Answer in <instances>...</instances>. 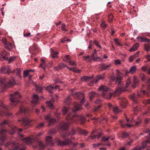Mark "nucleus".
<instances>
[{
    "label": "nucleus",
    "instance_id": "obj_24",
    "mask_svg": "<svg viewBox=\"0 0 150 150\" xmlns=\"http://www.w3.org/2000/svg\"><path fill=\"white\" fill-rule=\"evenodd\" d=\"M46 140L47 142V144L49 145H52L53 144L52 139V137L50 136H48L46 138Z\"/></svg>",
    "mask_w": 150,
    "mask_h": 150
},
{
    "label": "nucleus",
    "instance_id": "obj_38",
    "mask_svg": "<svg viewBox=\"0 0 150 150\" xmlns=\"http://www.w3.org/2000/svg\"><path fill=\"white\" fill-rule=\"evenodd\" d=\"M38 145L41 149H44L45 146L47 145L46 144H44L43 143L41 142H38Z\"/></svg>",
    "mask_w": 150,
    "mask_h": 150
},
{
    "label": "nucleus",
    "instance_id": "obj_55",
    "mask_svg": "<svg viewBox=\"0 0 150 150\" xmlns=\"http://www.w3.org/2000/svg\"><path fill=\"white\" fill-rule=\"evenodd\" d=\"M46 103L47 105L51 108H53V104L50 101H48L46 102Z\"/></svg>",
    "mask_w": 150,
    "mask_h": 150
},
{
    "label": "nucleus",
    "instance_id": "obj_36",
    "mask_svg": "<svg viewBox=\"0 0 150 150\" xmlns=\"http://www.w3.org/2000/svg\"><path fill=\"white\" fill-rule=\"evenodd\" d=\"M113 17L111 13H110L108 16V21L110 23L112 22L113 20Z\"/></svg>",
    "mask_w": 150,
    "mask_h": 150
},
{
    "label": "nucleus",
    "instance_id": "obj_11",
    "mask_svg": "<svg viewBox=\"0 0 150 150\" xmlns=\"http://www.w3.org/2000/svg\"><path fill=\"white\" fill-rule=\"evenodd\" d=\"M57 142L58 145L62 146L70 144L71 143V141L69 138L66 139L64 141H62L58 139Z\"/></svg>",
    "mask_w": 150,
    "mask_h": 150
},
{
    "label": "nucleus",
    "instance_id": "obj_58",
    "mask_svg": "<svg viewBox=\"0 0 150 150\" xmlns=\"http://www.w3.org/2000/svg\"><path fill=\"white\" fill-rule=\"evenodd\" d=\"M71 102V98L69 96H68L65 100V102L69 104Z\"/></svg>",
    "mask_w": 150,
    "mask_h": 150
},
{
    "label": "nucleus",
    "instance_id": "obj_46",
    "mask_svg": "<svg viewBox=\"0 0 150 150\" xmlns=\"http://www.w3.org/2000/svg\"><path fill=\"white\" fill-rule=\"evenodd\" d=\"M20 112L21 113H25L26 110V109L23 106H21L20 108Z\"/></svg>",
    "mask_w": 150,
    "mask_h": 150
},
{
    "label": "nucleus",
    "instance_id": "obj_16",
    "mask_svg": "<svg viewBox=\"0 0 150 150\" xmlns=\"http://www.w3.org/2000/svg\"><path fill=\"white\" fill-rule=\"evenodd\" d=\"M120 99L121 106L123 108H125L126 106L127 103V100L125 98H120Z\"/></svg>",
    "mask_w": 150,
    "mask_h": 150
},
{
    "label": "nucleus",
    "instance_id": "obj_44",
    "mask_svg": "<svg viewBox=\"0 0 150 150\" xmlns=\"http://www.w3.org/2000/svg\"><path fill=\"white\" fill-rule=\"evenodd\" d=\"M98 59H99V60H98V62H101L103 61V59L101 58L100 57H93L92 58L93 59L94 61H97Z\"/></svg>",
    "mask_w": 150,
    "mask_h": 150
},
{
    "label": "nucleus",
    "instance_id": "obj_56",
    "mask_svg": "<svg viewBox=\"0 0 150 150\" xmlns=\"http://www.w3.org/2000/svg\"><path fill=\"white\" fill-rule=\"evenodd\" d=\"M107 26V24H106L104 22H102L100 26L103 28V29H104L106 28Z\"/></svg>",
    "mask_w": 150,
    "mask_h": 150
},
{
    "label": "nucleus",
    "instance_id": "obj_60",
    "mask_svg": "<svg viewBox=\"0 0 150 150\" xmlns=\"http://www.w3.org/2000/svg\"><path fill=\"white\" fill-rule=\"evenodd\" d=\"M136 57H135V56H134V55H132L130 56L129 58V61L130 62H132L133 61L134 59Z\"/></svg>",
    "mask_w": 150,
    "mask_h": 150
},
{
    "label": "nucleus",
    "instance_id": "obj_20",
    "mask_svg": "<svg viewBox=\"0 0 150 150\" xmlns=\"http://www.w3.org/2000/svg\"><path fill=\"white\" fill-rule=\"evenodd\" d=\"M146 134H147L148 135L145 136V138L148 139L147 140V141L150 142V130H147L146 131H144L143 133H141L140 134L141 135H143Z\"/></svg>",
    "mask_w": 150,
    "mask_h": 150
},
{
    "label": "nucleus",
    "instance_id": "obj_19",
    "mask_svg": "<svg viewBox=\"0 0 150 150\" xmlns=\"http://www.w3.org/2000/svg\"><path fill=\"white\" fill-rule=\"evenodd\" d=\"M136 66H132L131 67L129 71L126 70H125V72L126 73L131 74H134L136 72Z\"/></svg>",
    "mask_w": 150,
    "mask_h": 150
},
{
    "label": "nucleus",
    "instance_id": "obj_59",
    "mask_svg": "<svg viewBox=\"0 0 150 150\" xmlns=\"http://www.w3.org/2000/svg\"><path fill=\"white\" fill-rule=\"evenodd\" d=\"M129 136V134L127 132H124L122 134L123 138H125Z\"/></svg>",
    "mask_w": 150,
    "mask_h": 150
},
{
    "label": "nucleus",
    "instance_id": "obj_2",
    "mask_svg": "<svg viewBox=\"0 0 150 150\" xmlns=\"http://www.w3.org/2000/svg\"><path fill=\"white\" fill-rule=\"evenodd\" d=\"M140 78L143 81L147 80L146 84L147 89L146 90H142L137 94H133L130 96V98L133 100L134 103L138 104L139 100L143 98L144 95H146L147 96H150V78L147 77L143 73H141L139 75Z\"/></svg>",
    "mask_w": 150,
    "mask_h": 150
},
{
    "label": "nucleus",
    "instance_id": "obj_64",
    "mask_svg": "<svg viewBox=\"0 0 150 150\" xmlns=\"http://www.w3.org/2000/svg\"><path fill=\"white\" fill-rule=\"evenodd\" d=\"M65 66V65L63 63H62L59 64V67L60 69H62L64 68Z\"/></svg>",
    "mask_w": 150,
    "mask_h": 150
},
{
    "label": "nucleus",
    "instance_id": "obj_9",
    "mask_svg": "<svg viewBox=\"0 0 150 150\" xmlns=\"http://www.w3.org/2000/svg\"><path fill=\"white\" fill-rule=\"evenodd\" d=\"M75 133L76 131L75 130L72 129L71 132H69L67 131H65L63 133L61 134V135L64 137H66L69 135H70L71 139H74V137L73 135L75 134Z\"/></svg>",
    "mask_w": 150,
    "mask_h": 150
},
{
    "label": "nucleus",
    "instance_id": "obj_35",
    "mask_svg": "<svg viewBox=\"0 0 150 150\" xmlns=\"http://www.w3.org/2000/svg\"><path fill=\"white\" fill-rule=\"evenodd\" d=\"M13 73H16L17 76H20L21 74V70L18 68H17L16 70H13Z\"/></svg>",
    "mask_w": 150,
    "mask_h": 150
},
{
    "label": "nucleus",
    "instance_id": "obj_51",
    "mask_svg": "<svg viewBox=\"0 0 150 150\" xmlns=\"http://www.w3.org/2000/svg\"><path fill=\"white\" fill-rule=\"evenodd\" d=\"M44 125V123L43 122H41L40 123H38L36 126L37 128H38L39 129L40 128H41L43 127Z\"/></svg>",
    "mask_w": 150,
    "mask_h": 150
},
{
    "label": "nucleus",
    "instance_id": "obj_27",
    "mask_svg": "<svg viewBox=\"0 0 150 150\" xmlns=\"http://www.w3.org/2000/svg\"><path fill=\"white\" fill-rule=\"evenodd\" d=\"M120 123L121 127L123 128L130 127L132 126V125L129 124L128 123L123 124V122L122 121H120Z\"/></svg>",
    "mask_w": 150,
    "mask_h": 150
},
{
    "label": "nucleus",
    "instance_id": "obj_31",
    "mask_svg": "<svg viewBox=\"0 0 150 150\" xmlns=\"http://www.w3.org/2000/svg\"><path fill=\"white\" fill-rule=\"evenodd\" d=\"M133 83L135 86H138L139 84V81L136 76H134L133 77Z\"/></svg>",
    "mask_w": 150,
    "mask_h": 150
},
{
    "label": "nucleus",
    "instance_id": "obj_52",
    "mask_svg": "<svg viewBox=\"0 0 150 150\" xmlns=\"http://www.w3.org/2000/svg\"><path fill=\"white\" fill-rule=\"evenodd\" d=\"M54 81L55 83H64V82L63 81H61L60 79L57 78L54 80Z\"/></svg>",
    "mask_w": 150,
    "mask_h": 150
},
{
    "label": "nucleus",
    "instance_id": "obj_30",
    "mask_svg": "<svg viewBox=\"0 0 150 150\" xmlns=\"http://www.w3.org/2000/svg\"><path fill=\"white\" fill-rule=\"evenodd\" d=\"M144 49L146 51H149L150 50V43L145 44L144 45Z\"/></svg>",
    "mask_w": 150,
    "mask_h": 150
},
{
    "label": "nucleus",
    "instance_id": "obj_7",
    "mask_svg": "<svg viewBox=\"0 0 150 150\" xmlns=\"http://www.w3.org/2000/svg\"><path fill=\"white\" fill-rule=\"evenodd\" d=\"M5 146L6 147L10 146L13 148L12 149L9 150H25V146H22L19 144L15 142H8L5 144Z\"/></svg>",
    "mask_w": 150,
    "mask_h": 150
},
{
    "label": "nucleus",
    "instance_id": "obj_22",
    "mask_svg": "<svg viewBox=\"0 0 150 150\" xmlns=\"http://www.w3.org/2000/svg\"><path fill=\"white\" fill-rule=\"evenodd\" d=\"M76 130L78 131L80 134L86 135L88 132L85 129H82L79 127L77 128Z\"/></svg>",
    "mask_w": 150,
    "mask_h": 150
},
{
    "label": "nucleus",
    "instance_id": "obj_50",
    "mask_svg": "<svg viewBox=\"0 0 150 150\" xmlns=\"http://www.w3.org/2000/svg\"><path fill=\"white\" fill-rule=\"evenodd\" d=\"M146 139V141L144 142L142 144V147L143 148H144L146 147L147 143H150V142H149L147 141V140L148 139Z\"/></svg>",
    "mask_w": 150,
    "mask_h": 150
},
{
    "label": "nucleus",
    "instance_id": "obj_43",
    "mask_svg": "<svg viewBox=\"0 0 150 150\" xmlns=\"http://www.w3.org/2000/svg\"><path fill=\"white\" fill-rule=\"evenodd\" d=\"M0 105L1 107L2 108L5 109L7 110H8L9 108L6 106L4 103L2 102H0Z\"/></svg>",
    "mask_w": 150,
    "mask_h": 150
},
{
    "label": "nucleus",
    "instance_id": "obj_10",
    "mask_svg": "<svg viewBox=\"0 0 150 150\" xmlns=\"http://www.w3.org/2000/svg\"><path fill=\"white\" fill-rule=\"evenodd\" d=\"M29 50L30 53L33 55L35 54L38 52V47L35 43L29 47Z\"/></svg>",
    "mask_w": 150,
    "mask_h": 150
},
{
    "label": "nucleus",
    "instance_id": "obj_34",
    "mask_svg": "<svg viewBox=\"0 0 150 150\" xmlns=\"http://www.w3.org/2000/svg\"><path fill=\"white\" fill-rule=\"evenodd\" d=\"M113 111L115 114L118 113L121 111V110L118 108V107L116 106L113 108Z\"/></svg>",
    "mask_w": 150,
    "mask_h": 150
},
{
    "label": "nucleus",
    "instance_id": "obj_47",
    "mask_svg": "<svg viewBox=\"0 0 150 150\" xmlns=\"http://www.w3.org/2000/svg\"><path fill=\"white\" fill-rule=\"evenodd\" d=\"M30 70H27L24 71L23 72V76L24 77H26L29 75V73Z\"/></svg>",
    "mask_w": 150,
    "mask_h": 150
},
{
    "label": "nucleus",
    "instance_id": "obj_42",
    "mask_svg": "<svg viewBox=\"0 0 150 150\" xmlns=\"http://www.w3.org/2000/svg\"><path fill=\"white\" fill-rule=\"evenodd\" d=\"M59 52H56L52 51L51 53L52 57L53 58H55L57 57V55L58 54Z\"/></svg>",
    "mask_w": 150,
    "mask_h": 150
},
{
    "label": "nucleus",
    "instance_id": "obj_62",
    "mask_svg": "<svg viewBox=\"0 0 150 150\" xmlns=\"http://www.w3.org/2000/svg\"><path fill=\"white\" fill-rule=\"evenodd\" d=\"M8 122V120H5L4 121L1 123V125L2 126L5 125H7Z\"/></svg>",
    "mask_w": 150,
    "mask_h": 150
},
{
    "label": "nucleus",
    "instance_id": "obj_1",
    "mask_svg": "<svg viewBox=\"0 0 150 150\" xmlns=\"http://www.w3.org/2000/svg\"><path fill=\"white\" fill-rule=\"evenodd\" d=\"M116 75L112 76L110 78V82L113 83L115 80V83L119 86L115 91H112L106 86L102 85L98 88L99 92L101 94V96L104 98L107 99H110L113 95H119L123 91L126 90V88L124 87L122 80V74L117 69L116 70Z\"/></svg>",
    "mask_w": 150,
    "mask_h": 150
},
{
    "label": "nucleus",
    "instance_id": "obj_40",
    "mask_svg": "<svg viewBox=\"0 0 150 150\" xmlns=\"http://www.w3.org/2000/svg\"><path fill=\"white\" fill-rule=\"evenodd\" d=\"M131 79L130 78L127 79L126 81V88L131 83Z\"/></svg>",
    "mask_w": 150,
    "mask_h": 150
},
{
    "label": "nucleus",
    "instance_id": "obj_57",
    "mask_svg": "<svg viewBox=\"0 0 150 150\" xmlns=\"http://www.w3.org/2000/svg\"><path fill=\"white\" fill-rule=\"evenodd\" d=\"M143 103L146 105L149 104L150 103V99H148L143 101Z\"/></svg>",
    "mask_w": 150,
    "mask_h": 150
},
{
    "label": "nucleus",
    "instance_id": "obj_15",
    "mask_svg": "<svg viewBox=\"0 0 150 150\" xmlns=\"http://www.w3.org/2000/svg\"><path fill=\"white\" fill-rule=\"evenodd\" d=\"M23 140L25 143L27 144H30L33 143L35 140L33 138L31 137H27L23 139Z\"/></svg>",
    "mask_w": 150,
    "mask_h": 150
},
{
    "label": "nucleus",
    "instance_id": "obj_53",
    "mask_svg": "<svg viewBox=\"0 0 150 150\" xmlns=\"http://www.w3.org/2000/svg\"><path fill=\"white\" fill-rule=\"evenodd\" d=\"M0 72L3 74L6 73V68L4 67H2L0 70Z\"/></svg>",
    "mask_w": 150,
    "mask_h": 150
},
{
    "label": "nucleus",
    "instance_id": "obj_12",
    "mask_svg": "<svg viewBox=\"0 0 150 150\" xmlns=\"http://www.w3.org/2000/svg\"><path fill=\"white\" fill-rule=\"evenodd\" d=\"M7 131L5 129H1L0 132V141L2 142H4L6 139L5 133Z\"/></svg>",
    "mask_w": 150,
    "mask_h": 150
},
{
    "label": "nucleus",
    "instance_id": "obj_49",
    "mask_svg": "<svg viewBox=\"0 0 150 150\" xmlns=\"http://www.w3.org/2000/svg\"><path fill=\"white\" fill-rule=\"evenodd\" d=\"M65 25L64 23H62L61 25L62 27L61 28V30L64 31H67L68 30L65 28Z\"/></svg>",
    "mask_w": 150,
    "mask_h": 150
},
{
    "label": "nucleus",
    "instance_id": "obj_8",
    "mask_svg": "<svg viewBox=\"0 0 150 150\" xmlns=\"http://www.w3.org/2000/svg\"><path fill=\"white\" fill-rule=\"evenodd\" d=\"M31 120L28 117L23 118L22 119L19 121V123L22 126H24L25 128L29 125L31 122Z\"/></svg>",
    "mask_w": 150,
    "mask_h": 150
},
{
    "label": "nucleus",
    "instance_id": "obj_54",
    "mask_svg": "<svg viewBox=\"0 0 150 150\" xmlns=\"http://www.w3.org/2000/svg\"><path fill=\"white\" fill-rule=\"evenodd\" d=\"M148 67L146 65H144L141 68L142 71H146L148 69Z\"/></svg>",
    "mask_w": 150,
    "mask_h": 150
},
{
    "label": "nucleus",
    "instance_id": "obj_6",
    "mask_svg": "<svg viewBox=\"0 0 150 150\" xmlns=\"http://www.w3.org/2000/svg\"><path fill=\"white\" fill-rule=\"evenodd\" d=\"M10 96L11 104L12 107L15 105L19 102L18 98H22V96L17 92H15L14 94H11Z\"/></svg>",
    "mask_w": 150,
    "mask_h": 150
},
{
    "label": "nucleus",
    "instance_id": "obj_29",
    "mask_svg": "<svg viewBox=\"0 0 150 150\" xmlns=\"http://www.w3.org/2000/svg\"><path fill=\"white\" fill-rule=\"evenodd\" d=\"M54 89V87L52 85H49L47 87V90L50 93H53Z\"/></svg>",
    "mask_w": 150,
    "mask_h": 150
},
{
    "label": "nucleus",
    "instance_id": "obj_23",
    "mask_svg": "<svg viewBox=\"0 0 150 150\" xmlns=\"http://www.w3.org/2000/svg\"><path fill=\"white\" fill-rule=\"evenodd\" d=\"M105 77V74L103 73L100 75H97L95 79L96 83H97L98 81L100 79H104Z\"/></svg>",
    "mask_w": 150,
    "mask_h": 150
},
{
    "label": "nucleus",
    "instance_id": "obj_41",
    "mask_svg": "<svg viewBox=\"0 0 150 150\" xmlns=\"http://www.w3.org/2000/svg\"><path fill=\"white\" fill-rule=\"evenodd\" d=\"M69 108L66 107H64L63 108L62 110L63 114V115H65L68 112Z\"/></svg>",
    "mask_w": 150,
    "mask_h": 150
},
{
    "label": "nucleus",
    "instance_id": "obj_3",
    "mask_svg": "<svg viewBox=\"0 0 150 150\" xmlns=\"http://www.w3.org/2000/svg\"><path fill=\"white\" fill-rule=\"evenodd\" d=\"M66 119L67 123L63 122L62 125V129L64 130H67L69 125L72 123H76L79 122L80 124H83L86 120L84 116L70 113H69L67 116Z\"/></svg>",
    "mask_w": 150,
    "mask_h": 150
},
{
    "label": "nucleus",
    "instance_id": "obj_45",
    "mask_svg": "<svg viewBox=\"0 0 150 150\" xmlns=\"http://www.w3.org/2000/svg\"><path fill=\"white\" fill-rule=\"evenodd\" d=\"M91 78V77H89L86 76H84L82 78V81H88L89 79Z\"/></svg>",
    "mask_w": 150,
    "mask_h": 150
},
{
    "label": "nucleus",
    "instance_id": "obj_37",
    "mask_svg": "<svg viewBox=\"0 0 150 150\" xmlns=\"http://www.w3.org/2000/svg\"><path fill=\"white\" fill-rule=\"evenodd\" d=\"M41 63L40 64V67L42 68L44 70H45V67H46L45 61L43 59H41Z\"/></svg>",
    "mask_w": 150,
    "mask_h": 150
},
{
    "label": "nucleus",
    "instance_id": "obj_48",
    "mask_svg": "<svg viewBox=\"0 0 150 150\" xmlns=\"http://www.w3.org/2000/svg\"><path fill=\"white\" fill-rule=\"evenodd\" d=\"M110 138V137H103L102 139V142H107Z\"/></svg>",
    "mask_w": 150,
    "mask_h": 150
},
{
    "label": "nucleus",
    "instance_id": "obj_26",
    "mask_svg": "<svg viewBox=\"0 0 150 150\" xmlns=\"http://www.w3.org/2000/svg\"><path fill=\"white\" fill-rule=\"evenodd\" d=\"M34 86L36 87V91L38 92L41 93L43 90V87L40 86V85H37L35 83L33 84Z\"/></svg>",
    "mask_w": 150,
    "mask_h": 150
},
{
    "label": "nucleus",
    "instance_id": "obj_25",
    "mask_svg": "<svg viewBox=\"0 0 150 150\" xmlns=\"http://www.w3.org/2000/svg\"><path fill=\"white\" fill-rule=\"evenodd\" d=\"M38 97L36 95H34L33 97V100L32 101V103L34 105L37 103L38 101Z\"/></svg>",
    "mask_w": 150,
    "mask_h": 150
},
{
    "label": "nucleus",
    "instance_id": "obj_18",
    "mask_svg": "<svg viewBox=\"0 0 150 150\" xmlns=\"http://www.w3.org/2000/svg\"><path fill=\"white\" fill-rule=\"evenodd\" d=\"M94 131H93L91 132V135L89 136V137L91 138L92 139H94L96 138H97L98 139H99L100 138L101 136L102 133H99L98 135H93V134Z\"/></svg>",
    "mask_w": 150,
    "mask_h": 150
},
{
    "label": "nucleus",
    "instance_id": "obj_21",
    "mask_svg": "<svg viewBox=\"0 0 150 150\" xmlns=\"http://www.w3.org/2000/svg\"><path fill=\"white\" fill-rule=\"evenodd\" d=\"M139 47V44L138 43H134L132 47L129 50L131 52H133L137 50Z\"/></svg>",
    "mask_w": 150,
    "mask_h": 150
},
{
    "label": "nucleus",
    "instance_id": "obj_17",
    "mask_svg": "<svg viewBox=\"0 0 150 150\" xmlns=\"http://www.w3.org/2000/svg\"><path fill=\"white\" fill-rule=\"evenodd\" d=\"M137 39L138 41H140L141 42H145L150 43V40L145 37H137Z\"/></svg>",
    "mask_w": 150,
    "mask_h": 150
},
{
    "label": "nucleus",
    "instance_id": "obj_61",
    "mask_svg": "<svg viewBox=\"0 0 150 150\" xmlns=\"http://www.w3.org/2000/svg\"><path fill=\"white\" fill-rule=\"evenodd\" d=\"M68 62H69L70 65H76V64L75 62L72 60L69 61Z\"/></svg>",
    "mask_w": 150,
    "mask_h": 150
},
{
    "label": "nucleus",
    "instance_id": "obj_4",
    "mask_svg": "<svg viewBox=\"0 0 150 150\" xmlns=\"http://www.w3.org/2000/svg\"><path fill=\"white\" fill-rule=\"evenodd\" d=\"M74 97L76 99H78L81 97L82 98V99L81 101V104H79L76 103H74V104L75 110H74V112L79 110L82 108L81 105L83 104L84 101H85L83 95L81 93L76 92L74 94Z\"/></svg>",
    "mask_w": 150,
    "mask_h": 150
},
{
    "label": "nucleus",
    "instance_id": "obj_32",
    "mask_svg": "<svg viewBox=\"0 0 150 150\" xmlns=\"http://www.w3.org/2000/svg\"><path fill=\"white\" fill-rule=\"evenodd\" d=\"M8 54H9V53L5 51H4L2 52L1 54V55L3 57V58L4 59H7V58L6 57V56H7Z\"/></svg>",
    "mask_w": 150,
    "mask_h": 150
},
{
    "label": "nucleus",
    "instance_id": "obj_28",
    "mask_svg": "<svg viewBox=\"0 0 150 150\" xmlns=\"http://www.w3.org/2000/svg\"><path fill=\"white\" fill-rule=\"evenodd\" d=\"M5 47L8 50L11 51L12 49L13 46L11 43L8 42L5 45Z\"/></svg>",
    "mask_w": 150,
    "mask_h": 150
},
{
    "label": "nucleus",
    "instance_id": "obj_39",
    "mask_svg": "<svg viewBox=\"0 0 150 150\" xmlns=\"http://www.w3.org/2000/svg\"><path fill=\"white\" fill-rule=\"evenodd\" d=\"M93 44L96 45L97 47L100 48L101 49L102 47L100 45V44L96 40H95L93 42Z\"/></svg>",
    "mask_w": 150,
    "mask_h": 150
},
{
    "label": "nucleus",
    "instance_id": "obj_33",
    "mask_svg": "<svg viewBox=\"0 0 150 150\" xmlns=\"http://www.w3.org/2000/svg\"><path fill=\"white\" fill-rule=\"evenodd\" d=\"M97 96V94L94 92H92L89 93V99L91 100L94 97Z\"/></svg>",
    "mask_w": 150,
    "mask_h": 150
},
{
    "label": "nucleus",
    "instance_id": "obj_13",
    "mask_svg": "<svg viewBox=\"0 0 150 150\" xmlns=\"http://www.w3.org/2000/svg\"><path fill=\"white\" fill-rule=\"evenodd\" d=\"M45 119L49 122L48 126L53 124L56 122V120L54 118H52L50 116L48 115L45 117Z\"/></svg>",
    "mask_w": 150,
    "mask_h": 150
},
{
    "label": "nucleus",
    "instance_id": "obj_63",
    "mask_svg": "<svg viewBox=\"0 0 150 150\" xmlns=\"http://www.w3.org/2000/svg\"><path fill=\"white\" fill-rule=\"evenodd\" d=\"M16 58L15 57H11L8 60V63H10L12 62Z\"/></svg>",
    "mask_w": 150,
    "mask_h": 150
},
{
    "label": "nucleus",
    "instance_id": "obj_5",
    "mask_svg": "<svg viewBox=\"0 0 150 150\" xmlns=\"http://www.w3.org/2000/svg\"><path fill=\"white\" fill-rule=\"evenodd\" d=\"M7 81L5 78H1L0 79V86L3 88V91L5 89L13 86L14 84L15 81L13 79L9 80L7 83Z\"/></svg>",
    "mask_w": 150,
    "mask_h": 150
},
{
    "label": "nucleus",
    "instance_id": "obj_14",
    "mask_svg": "<svg viewBox=\"0 0 150 150\" xmlns=\"http://www.w3.org/2000/svg\"><path fill=\"white\" fill-rule=\"evenodd\" d=\"M100 70L101 71L108 69L111 67V64H107L105 63H102L100 64L99 65Z\"/></svg>",
    "mask_w": 150,
    "mask_h": 150
}]
</instances>
